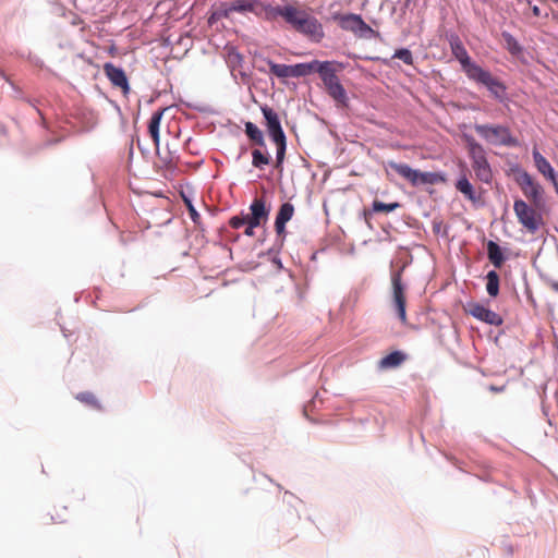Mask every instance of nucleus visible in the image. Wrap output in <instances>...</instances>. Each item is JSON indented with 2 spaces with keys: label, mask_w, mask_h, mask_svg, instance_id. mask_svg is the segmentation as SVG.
<instances>
[{
  "label": "nucleus",
  "mask_w": 558,
  "mask_h": 558,
  "mask_svg": "<svg viewBox=\"0 0 558 558\" xmlns=\"http://www.w3.org/2000/svg\"><path fill=\"white\" fill-rule=\"evenodd\" d=\"M450 48L470 80L483 84L496 98L502 99L506 89L505 85L488 71L471 61L466 49L458 37L450 40Z\"/></svg>",
  "instance_id": "1"
},
{
  "label": "nucleus",
  "mask_w": 558,
  "mask_h": 558,
  "mask_svg": "<svg viewBox=\"0 0 558 558\" xmlns=\"http://www.w3.org/2000/svg\"><path fill=\"white\" fill-rule=\"evenodd\" d=\"M287 24L314 43H320L325 37L322 23L296 2L293 3Z\"/></svg>",
  "instance_id": "2"
},
{
  "label": "nucleus",
  "mask_w": 558,
  "mask_h": 558,
  "mask_svg": "<svg viewBox=\"0 0 558 558\" xmlns=\"http://www.w3.org/2000/svg\"><path fill=\"white\" fill-rule=\"evenodd\" d=\"M262 112L265 118V125H266L267 132L277 148L275 167L277 169H281L283 160H284V156H286V149H287L286 134L282 130L279 116L272 108H270L268 106H264V107H262Z\"/></svg>",
  "instance_id": "3"
},
{
  "label": "nucleus",
  "mask_w": 558,
  "mask_h": 558,
  "mask_svg": "<svg viewBox=\"0 0 558 558\" xmlns=\"http://www.w3.org/2000/svg\"><path fill=\"white\" fill-rule=\"evenodd\" d=\"M340 70H342V65L340 63L323 61V64L318 69V74L324 83L327 94L338 104L345 105L348 100L347 93L337 76V72Z\"/></svg>",
  "instance_id": "4"
},
{
  "label": "nucleus",
  "mask_w": 558,
  "mask_h": 558,
  "mask_svg": "<svg viewBox=\"0 0 558 558\" xmlns=\"http://www.w3.org/2000/svg\"><path fill=\"white\" fill-rule=\"evenodd\" d=\"M475 132L487 143L495 146H517L518 141L512 136L511 131L505 125L476 124Z\"/></svg>",
  "instance_id": "5"
},
{
  "label": "nucleus",
  "mask_w": 558,
  "mask_h": 558,
  "mask_svg": "<svg viewBox=\"0 0 558 558\" xmlns=\"http://www.w3.org/2000/svg\"><path fill=\"white\" fill-rule=\"evenodd\" d=\"M468 147L475 175L482 182L489 183L493 178V173L487 161L484 147L473 138L468 141Z\"/></svg>",
  "instance_id": "6"
},
{
  "label": "nucleus",
  "mask_w": 558,
  "mask_h": 558,
  "mask_svg": "<svg viewBox=\"0 0 558 558\" xmlns=\"http://www.w3.org/2000/svg\"><path fill=\"white\" fill-rule=\"evenodd\" d=\"M513 210L518 221L531 233H535L542 225V216L523 199H515Z\"/></svg>",
  "instance_id": "7"
},
{
  "label": "nucleus",
  "mask_w": 558,
  "mask_h": 558,
  "mask_svg": "<svg viewBox=\"0 0 558 558\" xmlns=\"http://www.w3.org/2000/svg\"><path fill=\"white\" fill-rule=\"evenodd\" d=\"M404 270V265L396 271L391 274V284H392V304L396 308L397 315L400 322L403 325H407V312H405V289L402 283V272Z\"/></svg>",
  "instance_id": "8"
},
{
  "label": "nucleus",
  "mask_w": 558,
  "mask_h": 558,
  "mask_svg": "<svg viewBox=\"0 0 558 558\" xmlns=\"http://www.w3.org/2000/svg\"><path fill=\"white\" fill-rule=\"evenodd\" d=\"M333 20L338 22L342 29L354 34L364 35L373 32L371 26H368L359 14H336L333 15Z\"/></svg>",
  "instance_id": "9"
},
{
  "label": "nucleus",
  "mask_w": 558,
  "mask_h": 558,
  "mask_svg": "<svg viewBox=\"0 0 558 558\" xmlns=\"http://www.w3.org/2000/svg\"><path fill=\"white\" fill-rule=\"evenodd\" d=\"M259 5H262L259 0H235L230 4H222L219 10V15L229 17L231 12H253L258 15Z\"/></svg>",
  "instance_id": "10"
},
{
  "label": "nucleus",
  "mask_w": 558,
  "mask_h": 558,
  "mask_svg": "<svg viewBox=\"0 0 558 558\" xmlns=\"http://www.w3.org/2000/svg\"><path fill=\"white\" fill-rule=\"evenodd\" d=\"M520 185L526 198L530 199L533 205H539L542 202L543 190L542 186L536 183L530 174L524 173L522 175Z\"/></svg>",
  "instance_id": "11"
},
{
  "label": "nucleus",
  "mask_w": 558,
  "mask_h": 558,
  "mask_svg": "<svg viewBox=\"0 0 558 558\" xmlns=\"http://www.w3.org/2000/svg\"><path fill=\"white\" fill-rule=\"evenodd\" d=\"M469 313L476 319L493 326H500L504 322L499 314L477 303L470 305Z\"/></svg>",
  "instance_id": "12"
},
{
  "label": "nucleus",
  "mask_w": 558,
  "mask_h": 558,
  "mask_svg": "<svg viewBox=\"0 0 558 558\" xmlns=\"http://www.w3.org/2000/svg\"><path fill=\"white\" fill-rule=\"evenodd\" d=\"M104 72L113 86L121 88L124 94L130 92L128 77L121 68L112 63H106L104 65Z\"/></svg>",
  "instance_id": "13"
},
{
  "label": "nucleus",
  "mask_w": 558,
  "mask_h": 558,
  "mask_svg": "<svg viewBox=\"0 0 558 558\" xmlns=\"http://www.w3.org/2000/svg\"><path fill=\"white\" fill-rule=\"evenodd\" d=\"M292 8H293V3H289L283 7H279V5L275 7V5L265 4L262 2V5L258 7V12H259V14H264V16L267 21H276L280 16L287 23V20L290 15Z\"/></svg>",
  "instance_id": "14"
},
{
  "label": "nucleus",
  "mask_w": 558,
  "mask_h": 558,
  "mask_svg": "<svg viewBox=\"0 0 558 558\" xmlns=\"http://www.w3.org/2000/svg\"><path fill=\"white\" fill-rule=\"evenodd\" d=\"M446 181L445 175L439 172H422L420 170H413L409 182L413 186L423 185V184H439Z\"/></svg>",
  "instance_id": "15"
},
{
  "label": "nucleus",
  "mask_w": 558,
  "mask_h": 558,
  "mask_svg": "<svg viewBox=\"0 0 558 558\" xmlns=\"http://www.w3.org/2000/svg\"><path fill=\"white\" fill-rule=\"evenodd\" d=\"M294 215V206L287 202L283 203L276 216L275 230L279 236L286 235V223L291 220Z\"/></svg>",
  "instance_id": "16"
},
{
  "label": "nucleus",
  "mask_w": 558,
  "mask_h": 558,
  "mask_svg": "<svg viewBox=\"0 0 558 558\" xmlns=\"http://www.w3.org/2000/svg\"><path fill=\"white\" fill-rule=\"evenodd\" d=\"M407 359V355L401 351H393L388 355L380 359L378 367L380 369H391L399 367Z\"/></svg>",
  "instance_id": "17"
},
{
  "label": "nucleus",
  "mask_w": 558,
  "mask_h": 558,
  "mask_svg": "<svg viewBox=\"0 0 558 558\" xmlns=\"http://www.w3.org/2000/svg\"><path fill=\"white\" fill-rule=\"evenodd\" d=\"M251 216L254 220H259L265 223L269 216V208H266V203L263 198H255L250 206Z\"/></svg>",
  "instance_id": "18"
},
{
  "label": "nucleus",
  "mask_w": 558,
  "mask_h": 558,
  "mask_svg": "<svg viewBox=\"0 0 558 558\" xmlns=\"http://www.w3.org/2000/svg\"><path fill=\"white\" fill-rule=\"evenodd\" d=\"M533 159L535 167L544 177L548 178L549 180L554 179L556 175L555 170L548 160L537 149L533 150Z\"/></svg>",
  "instance_id": "19"
},
{
  "label": "nucleus",
  "mask_w": 558,
  "mask_h": 558,
  "mask_svg": "<svg viewBox=\"0 0 558 558\" xmlns=\"http://www.w3.org/2000/svg\"><path fill=\"white\" fill-rule=\"evenodd\" d=\"M323 64V61L313 60L308 63H298L292 65L293 70V77H301V76H307L312 74L313 72L318 73V69Z\"/></svg>",
  "instance_id": "20"
},
{
  "label": "nucleus",
  "mask_w": 558,
  "mask_h": 558,
  "mask_svg": "<svg viewBox=\"0 0 558 558\" xmlns=\"http://www.w3.org/2000/svg\"><path fill=\"white\" fill-rule=\"evenodd\" d=\"M165 110L166 109H160L154 112L148 123V133L156 148L159 146V126Z\"/></svg>",
  "instance_id": "21"
},
{
  "label": "nucleus",
  "mask_w": 558,
  "mask_h": 558,
  "mask_svg": "<svg viewBox=\"0 0 558 558\" xmlns=\"http://www.w3.org/2000/svg\"><path fill=\"white\" fill-rule=\"evenodd\" d=\"M244 126H245L244 132H245L246 136L250 138V141L259 147H264L265 146V137H264V133L262 132V130L251 121L245 122Z\"/></svg>",
  "instance_id": "22"
},
{
  "label": "nucleus",
  "mask_w": 558,
  "mask_h": 558,
  "mask_svg": "<svg viewBox=\"0 0 558 558\" xmlns=\"http://www.w3.org/2000/svg\"><path fill=\"white\" fill-rule=\"evenodd\" d=\"M487 255L488 259L496 268H500L505 262L500 246L494 241H488L487 243Z\"/></svg>",
  "instance_id": "23"
},
{
  "label": "nucleus",
  "mask_w": 558,
  "mask_h": 558,
  "mask_svg": "<svg viewBox=\"0 0 558 558\" xmlns=\"http://www.w3.org/2000/svg\"><path fill=\"white\" fill-rule=\"evenodd\" d=\"M269 71L271 74L280 78L293 77L292 65L279 64L272 61L268 62Z\"/></svg>",
  "instance_id": "24"
},
{
  "label": "nucleus",
  "mask_w": 558,
  "mask_h": 558,
  "mask_svg": "<svg viewBox=\"0 0 558 558\" xmlns=\"http://www.w3.org/2000/svg\"><path fill=\"white\" fill-rule=\"evenodd\" d=\"M271 157L269 154L262 151L260 149L252 150V165L253 167L263 170L270 163Z\"/></svg>",
  "instance_id": "25"
},
{
  "label": "nucleus",
  "mask_w": 558,
  "mask_h": 558,
  "mask_svg": "<svg viewBox=\"0 0 558 558\" xmlns=\"http://www.w3.org/2000/svg\"><path fill=\"white\" fill-rule=\"evenodd\" d=\"M486 290L487 293L495 298L499 293V276L495 270H490L486 276Z\"/></svg>",
  "instance_id": "26"
},
{
  "label": "nucleus",
  "mask_w": 558,
  "mask_h": 558,
  "mask_svg": "<svg viewBox=\"0 0 558 558\" xmlns=\"http://www.w3.org/2000/svg\"><path fill=\"white\" fill-rule=\"evenodd\" d=\"M456 187L466 198H469L470 201H475V193H474L473 186L466 177H462L461 179H459L456 184Z\"/></svg>",
  "instance_id": "27"
},
{
  "label": "nucleus",
  "mask_w": 558,
  "mask_h": 558,
  "mask_svg": "<svg viewBox=\"0 0 558 558\" xmlns=\"http://www.w3.org/2000/svg\"><path fill=\"white\" fill-rule=\"evenodd\" d=\"M389 167L396 171L401 178H403L404 180H407L409 182L410 178H411V174L413 172L414 169H412L409 165L407 163H399V162H395V161H389Z\"/></svg>",
  "instance_id": "28"
},
{
  "label": "nucleus",
  "mask_w": 558,
  "mask_h": 558,
  "mask_svg": "<svg viewBox=\"0 0 558 558\" xmlns=\"http://www.w3.org/2000/svg\"><path fill=\"white\" fill-rule=\"evenodd\" d=\"M75 398H76V400L81 401L82 403L89 405L94 409H97V410L101 409L100 403L98 402L97 398L95 397V395L93 392H89V391L80 392L75 396Z\"/></svg>",
  "instance_id": "29"
},
{
  "label": "nucleus",
  "mask_w": 558,
  "mask_h": 558,
  "mask_svg": "<svg viewBox=\"0 0 558 558\" xmlns=\"http://www.w3.org/2000/svg\"><path fill=\"white\" fill-rule=\"evenodd\" d=\"M401 205L398 202L385 204L380 201L373 202V211L375 213H391L399 208Z\"/></svg>",
  "instance_id": "30"
},
{
  "label": "nucleus",
  "mask_w": 558,
  "mask_h": 558,
  "mask_svg": "<svg viewBox=\"0 0 558 558\" xmlns=\"http://www.w3.org/2000/svg\"><path fill=\"white\" fill-rule=\"evenodd\" d=\"M502 37L505 38V41L507 44L508 50L512 54H517L520 52L521 47L519 46L518 41L514 39V37L508 33H504Z\"/></svg>",
  "instance_id": "31"
},
{
  "label": "nucleus",
  "mask_w": 558,
  "mask_h": 558,
  "mask_svg": "<svg viewBox=\"0 0 558 558\" xmlns=\"http://www.w3.org/2000/svg\"><path fill=\"white\" fill-rule=\"evenodd\" d=\"M393 58H397L409 65H411L413 63L412 52L407 48H401V49L396 50Z\"/></svg>",
  "instance_id": "32"
},
{
  "label": "nucleus",
  "mask_w": 558,
  "mask_h": 558,
  "mask_svg": "<svg viewBox=\"0 0 558 558\" xmlns=\"http://www.w3.org/2000/svg\"><path fill=\"white\" fill-rule=\"evenodd\" d=\"M228 62L233 66L240 65L242 62V56L234 49L228 51Z\"/></svg>",
  "instance_id": "33"
},
{
  "label": "nucleus",
  "mask_w": 558,
  "mask_h": 558,
  "mask_svg": "<svg viewBox=\"0 0 558 558\" xmlns=\"http://www.w3.org/2000/svg\"><path fill=\"white\" fill-rule=\"evenodd\" d=\"M229 225L233 229H240L245 225V216H233L229 220Z\"/></svg>",
  "instance_id": "34"
},
{
  "label": "nucleus",
  "mask_w": 558,
  "mask_h": 558,
  "mask_svg": "<svg viewBox=\"0 0 558 558\" xmlns=\"http://www.w3.org/2000/svg\"><path fill=\"white\" fill-rule=\"evenodd\" d=\"M185 205L189 209V214H190V217L191 219L194 221V222H197L198 219L201 218L199 214L196 211V209L194 208V206L192 205L191 201L186 199L185 198Z\"/></svg>",
  "instance_id": "35"
},
{
  "label": "nucleus",
  "mask_w": 558,
  "mask_h": 558,
  "mask_svg": "<svg viewBox=\"0 0 558 558\" xmlns=\"http://www.w3.org/2000/svg\"><path fill=\"white\" fill-rule=\"evenodd\" d=\"M245 225L251 226L253 228H257L263 223L259 220H254L250 214L245 215Z\"/></svg>",
  "instance_id": "36"
},
{
  "label": "nucleus",
  "mask_w": 558,
  "mask_h": 558,
  "mask_svg": "<svg viewBox=\"0 0 558 558\" xmlns=\"http://www.w3.org/2000/svg\"><path fill=\"white\" fill-rule=\"evenodd\" d=\"M254 229L255 228L246 225V228L244 230V234L247 235V236H253L254 235Z\"/></svg>",
  "instance_id": "37"
},
{
  "label": "nucleus",
  "mask_w": 558,
  "mask_h": 558,
  "mask_svg": "<svg viewBox=\"0 0 558 558\" xmlns=\"http://www.w3.org/2000/svg\"><path fill=\"white\" fill-rule=\"evenodd\" d=\"M51 520H52L54 523H62L65 519H64L63 517H60V515L57 513V517L51 515Z\"/></svg>",
  "instance_id": "38"
},
{
  "label": "nucleus",
  "mask_w": 558,
  "mask_h": 558,
  "mask_svg": "<svg viewBox=\"0 0 558 558\" xmlns=\"http://www.w3.org/2000/svg\"><path fill=\"white\" fill-rule=\"evenodd\" d=\"M532 13H533V15H534V16H539V15H541V10H539V8H538L537 5H534V7L532 8Z\"/></svg>",
  "instance_id": "39"
},
{
  "label": "nucleus",
  "mask_w": 558,
  "mask_h": 558,
  "mask_svg": "<svg viewBox=\"0 0 558 558\" xmlns=\"http://www.w3.org/2000/svg\"><path fill=\"white\" fill-rule=\"evenodd\" d=\"M550 181L554 184L556 192L558 193V175L556 174Z\"/></svg>",
  "instance_id": "40"
},
{
  "label": "nucleus",
  "mask_w": 558,
  "mask_h": 558,
  "mask_svg": "<svg viewBox=\"0 0 558 558\" xmlns=\"http://www.w3.org/2000/svg\"><path fill=\"white\" fill-rule=\"evenodd\" d=\"M410 1H411V0H405V2H407V3H408V2H410Z\"/></svg>",
  "instance_id": "41"
}]
</instances>
